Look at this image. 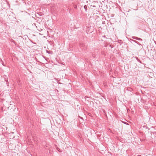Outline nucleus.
<instances>
[{
  "label": "nucleus",
  "mask_w": 156,
  "mask_h": 156,
  "mask_svg": "<svg viewBox=\"0 0 156 156\" xmlns=\"http://www.w3.org/2000/svg\"><path fill=\"white\" fill-rule=\"evenodd\" d=\"M51 51H49L46 50V52H47V53H48V54H50V53H51V52H51Z\"/></svg>",
  "instance_id": "obj_5"
},
{
  "label": "nucleus",
  "mask_w": 156,
  "mask_h": 156,
  "mask_svg": "<svg viewBox=\"0 0 156 156\" xmlns=\"http://www.w3.org/2000/svg\"><path fill=\"white\" fill-rule=\"evenodd\" d=\"M57 150H58L59 151V148H58L57 149Z\"/></svg>",
  "instance_id": "obj_7"
},
{
  "label": "nucleus",
  "mask_w": 156,
  "mask_h": 156,
  "mask_svg": "<svg viewBox=\"0 0 156 156\" xmlns=\"http://www.w3.org/2000/svg\"><path fill=\"white\" fill-rule=\"evenodd\" d=\"M136 59L138 62H141L140 60L137 57H136Z\"/></svg>",
  "instance_id": "obj_4"
},
{
  "label": "nucleus",
  "mask_w": 156,
  "mask_h": 156,
  "mask_svg": "<svg viewBox=\"0 0 156 156\" xmlns=\"http://www.w3.org/2000/svg\"><path fill=\"white\" fill-rule=\"evenodd\" d=\"M137 40H142V39L140 38H138V37H137V39H136Z\"/></svg>",
  "instance_id": "obj_6"
},
{
  "label": "nucleus",
  "mask_w": 156,
  "mask_h": 156,
  "mask_svg": "<svg viewBox=\"0 0 156 156\" xmlns=\"http://www.w3.org/2000/svg\"><path fill=\"white\" fill-rule=\"evenodd\" d=\"M137 156H141L140 155H138Z\"/></svg>",
  "instance_id": "obj_9"
},
{
  "label": "nucleus",
  "mask_w": 156,
  "mask_h": 156,
  "mask_svg": "<svg viewBox=\"0 0 156 156\" xmlns=\"http://www.w3.org/2000/svg\"><path fill=\"white\" fill-rule=\"evenodd\" d=\"M93 56H94V57H95V56H94V55H93Z\"/></svg>",
  "instance_id": "obj_10"
},
{
  "label": "nucleus",
  "mask_w": 156,
  "mask_h": 156,
  "mask_svg": "<svg viewBox=\"0 0 156 156\" xmlns=\"http://www.w3.org/2000/svg\"><path fill=\"white\" fill-rule=\"evenodd\" d=\"M133 41H134V42L137 43L138 44H140L139 43V42H138V41H136L135 40H133Z\"/></svg>",
  "instance_id": "obj_2"
},
{
  "label": "nucleus",
  "mask_w": 156,
  "mask_h": 156,
  "mask_svg": "<svg viewBox=\"0 0 156 156\" xmlns=\"http://www.w3.org/2000/svg\"><path fill=\"white\" fill-rule=\"evenodd\" d=\"M81 45L82 46V47H83V46L84 44H81Z\"/></svg>",
  "instance_id": "obj_8"
},
{
  "label": "nucleus",
  "mask_w": 156,
  "mask_h": 156,
  "mask_svg": "<svg viewBox=\"0 0 156 156\" xmlns=\"http://www.w3.org/2000/svg\"><path fill=\"white\" fill-rule=\"evenodd\" d=\"M83 7L84 8L85 11L86 12L87 10V6L85 5Z\"/></svg>",
  "instance_id": "obj_1"
},
{
  "label": "nucleus",
  "mask_w": 156,
  "mask_h": 156,
  "mask_svg": "<svg viewBox=\"0 0 156 156\" xmlns=\"http://www.w3.org/2000/svg\"><path fill=\"white\" fill-rule=\"evenodd\" d=\"M93 56H94V57H95V56H94V55H93Z\"/></svg>",
  "instance_id": "obj_11"
},
{
  "label": "nucleus",
  "mask_w": 156,
  "mask_h": 156,
  "mask_svg": "<svg viewBox=\"0 0 156 156\" xmlns=\"http://www.w3.org/2000/svg\"><path fill=\"white\" fill-rule=\"evenodd\" d=\"M137 37H135V36H133V37H132V38L133 39H136V40L137 39Z\"/></svg>",
  "instance_id": "obj_3"
}]
</instances>
